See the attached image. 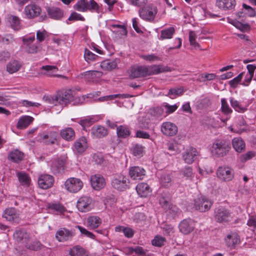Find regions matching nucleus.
I'll return each mask as SVG.
<instances>
[{
    "label": "nucleus",
    "mask_w": 256,
    "mask_h": 256,
    "mask_svg": "<svg viewBox=\"0 0 256 256\" xmlns=\"http://www.w3.org/2000/svg\"><path fill=\"white\" fill-rule=\"evenodd\" d=\"M75 96V92L72 90L58 92L54 96H47L46 101L50 104L55 106L60 104L61 108L72 102Z\"/></svg>",
    "instance_id": "1"
},
{
    "label": "nucleus",
    "mask_w": 256,
    "mask_h": 256,
    "mask_svg": "<svg viewBox=\"0 0 256 256\" xmlns=\"http://www.w3.org/2000/svg\"><path fill=\"white\" fill-rule=\"evenodd\" d=\"M231 148L230 143L224 140H216L212 147V154L217 158L226 156Z\"/></svg>",
    "instance_id": "2"
},
{
    "label": "nucleus",
    "mask_w": 256,
    "mask_h": 256,
    "mask_svg": "<svg viewBox=\"0 0 256 256\" xmlns=\"http://www.w3.org/2000/svg\"><path fill=\"white\" fill-rule=\"evenodd\" d=\"M218 178L224 182H228L233 180L234 176V169L226 166H219L216 171Z\"/></svg>",
    "instance_id": "3"
},
{
    "label": "nucleus",
    "mask_w": 256,
    "mask_h": 256,
    "mask_svg": "<svg viewBox=\"0 0 256 256\" xmlns=\"http://www.w3.org/2000/svg\"><path fill=\"white\" fill-rule=\"evenodd\" d=\"M214 216L216 221L218 223L228 222L232 219L230 210L222 206H219L214 209Z\"/></svg>",
    "instance_id": "4"
},
{
    "label": "nucleus",
    "mask_w": 256,
    "mask_h": 256,
    "mask_svg": "<svg viewBox=\"0 0 256 256\" xmlns=\"http://www.w3.org/2000/svg\"><path fill=\"white\" fill-rule=\"evenodd\" d=\"M212 202L204 196L198 198L194 200V208L201 212H204L210 210Z\"/></svg>",
    "instance_id": "5"
},
{
    "label": "nucleus",
    "mask_w": 256,
    "mask_h": 256,
    "mask_svg": "<svg viewBox=\"0 0 256 256\" xmlns=\"http://www.w3.org/2000/svg\"><path fill=\"white\" fill-rule=\"evenodd\" d=\"M157 12L156 7L152 5H148L139 10L140 16L143 20L150 22L154 20Z\"/></svg>",
    "instance_id": "6"
},
{
    "label": "nucleus",
    "mask_w": 256,
    "mask_h": 256,
    "mask_svg": "<svg viewBox=\"0 0 256 256\" xmlns=\"http://www.w3.org/2000/svg\"><path fill=\"white\" fill-rule=\"evenodd\" d=\"M128 178L123 175L114 176L111 182L112 188L120 191H124L128 188Z\"/></svg>",
    "instance_id": "7"
},
{
    "label": "nucleus",
    "mask_w": 256,
    "mask_h": 256,
    "mask_svg": "<svg viewBox=\"0 0 256 256\" xmlns=\"http://www.w3.org/2000/svg\"><path fill=\"white\" fill-rule=\"evenodd\" d=\"M66 189L71 192H77L83 186V182L78 178H68L64 184Z\"/></svg>",
    "instance_id": "8"
},
{
    "label": "nucleus",
    "mask_w": 256,
    "mask_h": 256,
    "mask_svg": "<svg viewBox=\"0 0 256 256\" xmlns=\"http://www.w3.org/2000/svg\"><path fill=\"white\" fill-rule=\"evenodd\" d=\"M41 12L42 9L39 6L31 3L24 8V13L27 18L32 19L38 16Z\"/></svg>",
    "instance_id": "9"
},
{
    "label": "nucleus",
    "mask_w": 256,
    "mask_h": 256,
    "mask_svg": "<svg viewBox=\"0 0 256 256\" xmlns=\"http://www.w3.org/2000/svg\"><path fill=\"white\" fill-rule=\"evenodd\" d=\"M94 206L92 200L90 196H84L80 198L76 206L78 210L82 212H86L92 208Z\"/></svg>",
    "instance_id": "10"
},
{
    "label": "nucleus",
    "mask_w": 256,
    "mask_h": 256,
    "mask_svg": "<svg viewBox=\"0 0 256 256\" xmlns=\"http://www.w3.org/2000/svg\"><path fill=\"white\" fill-rule=\"evenodd\" d=\"M198 152L196 149L193 147L186 148L182 154V158L187 164H192L196 159Z\"/></svg>",
    "instance_id": "11"
},
{
    "label": "nucleus",
    "mask_w": 256,
    "mask_h": 256,
    "mask_svg": "<svg viewBox=\"0 0 256 256\" xmlns=\"http://www.w3.org/2000/svg\"><path fill=\"white\" fill-rule=\"evenodd\" d=\"M161 132L166 136H172L178 132V127L171 122H164L161 126Z\"/></svg>",
    "instance_id": "12"
},
{
    "label": "nucleus",
    "mask_w": 256,
    "mask_h": 256,
    "mask_svg": "<svg viewBox=\"0 0 256 256\" xmlns=\"http://www.w3.org/2000/svg\"><path fill=\"white\" fill-rule=\"evenodd\" d=\"M128 174L133 180H142L145 176L146 170L138 166H132L129 168Z\"/></svg>",
    "instance_id": "13"
},
{
    "label": "nucleus",
    "mask_w": 256,
    "mask_h": 256,
    "mask_svg": "<svg viewBox=\"0 0 256 256\" xmlns=\"http://www.w3.org/2000/svg\"><path fill=\"white\" fill-rule=\"evenodd\" d=\"M18 210L14 208H6L2 214V218L10 222H18L19 218Z\"/></svg>",
    "instance_id": "14"
},
{
    "label": "nucleus",
    "mask_w": 256,
    "mask_h": 256,
    "mask_svg": "<svg viewBox=\"0 0 256 256\" xmlns=\"http://www.w3.org/2000/svg\"><path fill=\"white\" fill-rule=\"evenodd\" d=\"M38 182L40 188L48 189L52 186L54 182V178L50 175L42 174L39 176Z\"/></svg>",
    "instance_id": "15"
},
{
    "label": "nucleus",
    "mask_w": 256,
    "mask_h": 256,
    "mask_svg": "<svg viewBox=\"0 0 256 256\" xmlns=\"http://www.w3.org/2000/svg\"><path fill=\"white\" fill-rule=\"evenodd\" d=\"M74 234L72 230H70L66 228L58 230L56 234V238L60 242H64L72 240Z\"/></svg>",
    "instance_id": "16"
},
{
    "label": "nucleus",
    "mask_w": 256,
    "mask_h": 256,
    "mask_svg": "<svg viewBox=\"0 0 256 256\" xmlns=\"http://www.w3.org/2000/svg\"><path fill=\"white\" fill-rule=\"evenodd\" d=\"M90 182L92 188L96 190L104 188L106 185L104 178L100 174H95L92 176Z\"/></svg>",
    "instance_id": "17"
},
{
    "label": "nucleus",
    "mask_w": 256,
    "mask_h": 256,
    "mask_svg": "<svg viewBox=\"0 0 256 256\" xmlns=\"http://www.w3.org/2000/svg\"><path fill=\"white\" fill-rule=\"evenodd\" d=\"M146 66H134L131 68L130 76L138 78L147 76Z\"/></svg>",
    "instance_id": "18"
},
{
    "label": "nucleus",
    "mask_w": 256,
    "mask_h": 256,
    "mask_svg": "<svg viewBox=\"0 0 256 256\" xmlns=\"http://www.w3.org/2000/svg\"><path fill=\"white\" fill-rule=\"evenodd\" d=\"M240 242V238L235 232H230L224 238L226 246L230 248H234Z\"/></svg>",
    "instance_id": "19"
},
{
    "label": "nucleus",
    "mask_w": 256,
    "mask_h": 256,
    "mask_svg": "<svg viewBox=\"0 0 256 256\" xmlns=\"http://www.w3.org/2000/svg\"><path fill=\"white\" fill-rule=\"evenodd\" d=\"M58 134L55 132H48L40 134V140L46 144H53L56 140Z\"/></svg>",
    "instance_id": "20"
},
{
    "label": "nucleus",
    "mask_w": 256,
    "mask_h": 256,
    "mask_svg": "<svg viewBox=\"0 0 256 256\" xmlns=\"http://www.w3.org/2000/svg\"><path fill=\"white\" fill-rule=\"evenodd\" d=\"M180 232L184 234L191 232L194 230L193 222L190 220H184L179 224Z\"/></svg>",
    "instance_id": "21"
},
{
    "label": "nucleus",
    "mask_w": 256,
    "mask_h": 256,
    "mask_svg": "<svg viewBox=\"0 0 256 256\" xmlns=\"http://www.w3.org/2000/svg\"><path fill=\"white\" fill-rule=\"evenodd\" d=\"M14 238L18 242H23L24 244L30 239V234L24 230H18L14 234Z\"/></svg>",
    "instance_id": "22"
},
{
    "label": "nucleus",
    "mask_w": 256,
    "mask_h": 256,
    "mask_svg": "<svg viewBox=\"0 0 256 256\" xmlns=\"http://www.w3.org/2000/svg\"><path fill=\"white\" fill-rule=\"evenodd\" d=\"M64 162L60 159H56L54 160L51 165V170L54 174H58L63 172L64 170Z\"/></svg>",
    "instance_id": "23"
},
{
    "label": "nucleus",
    "mask_w": 256,
    "mask_h": 256,
    "mask_svg": "<svg viewBox=\"0 0 256 256\" xmlns=\"http://www.w3.org/2000/svg\"><path fill=\"white\" fill-rule=\"evenodd\" d=\"M87 147V140L85 137H81L74 143V150L80 154L84 152Z\"/></svg>",
    "instance_id": "24"
},
{
    "label": "nucleus",
    "mask_w": 256,
    "mask_h": 256,
    "mask_svg": "<svg viewBox=\"0 0 256 256\" xmlns=\"http://www.w3.org/2000/svg\"><path fill=\"white\" fill-rule=\"evenodd\" d=\"M235 0H216V5L224 10H232L235 6Z\"/></svg>",
    "instance_id": "25"
},
{
    "label": "nucleus",
    "mask_w": 256,
    "mask_h": 256,
    "mask_svg": "<svg viewBox=\"0 0 256 256\" xmlns=\"http://www.w3.org/2000/svg\"><path fill=\"white\" fill-rule=\"evenodd\" d=\"M178 175L180 178L186 180H192L194 176L192 168L190 166L181 168L178 172Z\"/></svg>",
    "instance_id": "26"
},
{
    "label": "nucleus",
    "mask_w": 256,
    "mask_h": 256,
    "mask_svg": "<svg viewBox=\"0 0 256 256\" xmlns=\"http://www.w3.org/2000/svg\"><path fill=\"white\" fill-rule=\"evenodd\" d=\"M146 74L147 76L150 75L157 74L164 72L169 71V68H162L160 66L152 65L150 66H146Z\"/></svg>",
    "instance_id": "27"
},
{
    "label": "nucleus",
    "mask_w": 256,
    "mask_h": 256,
    "mask_svg": "<svg viewBox=\"0 0 256 256\" xmlns=\"http://www.w3.org/2000/svg\"><path fill=\"white\" fill-rule=\"evenodd\" d=\"M136 190L138 194L142 197H146L151 192L150 186L144 182L138 184L136 186Z\"/></svg>",
    "instance_id": "28"
},
{
    "label": "nucleus",
    "mask_w": 256,
    "mask_h": 256,
    "mask_svg": "<svg viewBox=\"0 0 256 256\" xmlns=\"http://www.w3.org/2000/svg\"><path fill=\"white\" fill-rule=\"evenodd\" d=\"M92 134L96 138H101L107 136L108 130L104 126H96L92 128Z\"/></svg>",
    "instance_id": "29"
},
{
    "label": "nucleus",
    "mask_w": 256,
    "mask_h": 256,
    "mask_svg": "<svg viewBox=\"0 0 256 256\" xmlns=\"http://www.w3.org/2000/svg\"><path fill=\"white\" fill-rule=\"evenodd\" d=\"M232 144L234 148L238 152H242L245 150V142L240 137L233 138L232 140Z\"/></svg>",
    "instance_id": "30"
},
{
    "label": "nucleus",
    "mask_w": 256,
    "mask_h": 256,
    "mask_svg": "<svg viewBox=\"0 0 256 256\" xmlns=\"http://www.w3.org/2000/svg\"><path fill=\"white\" fill-rule=\"evenodd\" d=\"M132 95L129 94H114L100 97L97 100L100 102H102L104 101L111 100L116 98L124 99L132 98Z\"/></svg>",
    "instance_id": "31"
},
{
    "label": "nucleus",
    "mask_w": 256,
    "mask_h": 256,
    "mask_svg": "<svg viewBox=\"0 0 256 256\" xmlns=\"http://www.w3.org/2000/svg\"><path fill=\"white\" fill-rule=\"evenodd\" d=\"M22 64L16 60H12L8 63L6 70L10 74H13L18 72L21 68Z\"/></svg>",
    "instance_id": "32"
},
{
    "label": "nucleus",
    "mask_w": 256,
    "mask_h": 256,
    "mask_svg": "<svg viewBox=\"0 0 256 256\" xmlns=\"http://www.w3.org/2000/svg\"><path fill=\"white\" fill-rule=\"evenodd\" d=\"M34 118L30 116H22L17 124V128L18 129H23L28 126L33 121Z\"/></svg>",
    "instance_id": "33"
},
{
    "label": "nucleus",
    "mask_w": 256,
    "mask_h": 256,
    "mask_svg": "<svg viewBox=\"0 0 256 256\" xmlns=\"http://www.w3.org/2000/svg\"><path fill=\"white\" fill-rule=\"evenodd\" d=\"M159 182L162 186L168 188L172 184V178L170 174H162L160 176Z\"/></svg>",
    "instance_id": "34"
},
{
    "label": "nucleus",
    "mask_w": 256,
    "mask_h": 256,
    "mask_svg": "<svg viewBox=\"0 0 256 256\" xmlns=\"http://www.w3.org/2000/svg\"><path fill=\"white\" fill-rule=\"evenodd\" d=\"M8 20L11 28L14 30H18L21 28L20 20L18 16L10 15L8 17Z\"/></svg>",
    "instance_id": "35"
},
{
    "label": "nucleus",
    "mask_w": 256,
    "mask_h": 256,
    "mask_svg": "<svg viewBox=\"0 0 256 256\" xmlns=\"http://www.w3.org/2000/svg\"><path fill=\"white\" fill-rule=\"evenodd\" d=\"M159 203L164 210L170 208V203L169 194L167 192H163L160 197Z\"/></svg>",
    "instance_id": "36"
},
{
    "label": "nucleus",
    "mask_w": 256,
    "mask_h": 256,
    "mask_svg": "<svg viewBox=\"0 0 256 256\" xmlns=\"http://www.w3.org/2000/svg\"><path fill=\"white\" fill-rule=\"evenodd\" d=\"M69 254L71 256H87L88 253L84 248L80 246H76L70 250Z\"/></svg>",
    "instance_id": "37"
},
{
    "label": "nucleus",
    "mask_w": 256,
    "mask_h": 256,
    "mask_svg": "<svg viewBox=\"0 0 256 256\" xmlns=\"http://www.w3.org/2000/svg\"><path fill=\"white\" fill-rule=\"evenodd\" d=\"M48 12L50 18L54 20H60L63 16V12L58 8H48Z\"/></svg>",
    "instance_id": "38"
},
{
    "label": "nucleus",
    "mask_w": 256,
    "mask_h": 256,
    "mask_svg": "<svg viewBox=\"0 0 256 256\" xmlns=\"http://www.w3.org/2000/svg\"><path fill=\"white\" fill-rule=\"evenodd\" d=\"M60 135L64 139L72 140L74 138L75 132L72 128H68L61 130Z\"/></svg>",
    "instance_id": "39"
},
{
    "label": "nucleus",
    "mask_w": 256,
    "mask_h": 256,
    "mask_svg": "<svg viewBox=\"0 0 256 256\" xmlns=\"http://www.w3.org/2000/svg\"><path fill=\"white\" fill-rule=\"evenodd\" d=\"M101 219L97 216H92L88 218V226L92 229L97 228L101 224Z\"/></svg>",
    "instance_id": "40"
},
{
    "label": "nucleus",
    "mask_w": 256,
    "mask_h": 256,
    "mask_svg": "<svg viewBox=\"0 0 256 256\" xmlns=\"http://www.w3.org/2000/svg\"><path fill=\"white\" fill-rule=\"evenodd\" d=\"M164 112L163 108L158 106L150 108L148 112V114L150 116L154 119H157L162 116Z\"/></svg>",
    "instance_id": "41"
},
{
    "label": "nucleus",
    "mask_w": 256,
    "mask_h": 256,
    "mask_svg": "<svg viewBox=\"0 0 256 256\" xmlns=\"http://www.w3.org/2000/svg\"><path fill=\"white\" fill-rule=\"evenodd\" d=\"M116 132L118 138H126L128 136L130 132L128 128L126 126H120L116 128Z\"/></svg>",
    "instance_id": "42"
},
{
    "label": "nucleus",
    "mask_w": 256,
    "mask_h": 256,
    "mask_svg": "<svg viewBox=\"0 0 256 256\" xmlns=\"http://www.w3.org/2000/svg\"><path fill=\"white\" fill-rule=\"evenodd\" d=\"M42 69L46 71V72H44V74L50 76H60L59 75H56L54 74L58 70V68L56 66H42Z\"/></svg>",
    "instance_id": "43"
},
{
    "label": "nucleus",
    "mask_w": 256,
    "mask_h": 256,
    "mask_svg": "<svg viewBox=\"0 0 256 256\" xmlns=\"http://www.w3.org/2000/svg\"><path fill=\"white\" fill-rule=\"evenodd\" d=\"M175 30L173 27L163 30L160 32V38L162 40L171 38Z\"/></svg>",
    "instance_id": "44"
},
{
    "label": "nucleus",
    "mask_w": 256,
    "mask_h": 256,
    "mask_svg": "<svg viewBox=\"0 0 256 256\" xmlns=\"http://www.w3.org/2000/svg\"><path fill=\"white\" fill-rule=\"evenodd\" d=\"M211 104L210 100L208 98H204L196 101V106L198 109L202 110Z\"/></svg>",
    "instance_id": "45"
},
{
    "label": "nucleus",
    "mask_w": 256,
    "mask_h": 256,
    "mask_svg": "<svg viewBox=\"0 0 256 256\" xmlns=\"http://www.w3.org/2000/svg\"><path fill=\"white\" fill-rule=\"evenodd\" d=\"M23 156L22 152L18 150H15L9 154L8 158L14 162H18L22 159Z\"/></svg>",
    "instance_id": "46"
},
{
    "label": "nucleus",
    "mask_w": 256,
    "mask_h": 256,
    "mask_svg": "<svg viewBox=\"0 0 256 256\" xmlns=\"http://www.w3.org/2000/svg\"><path fill=\"white\" fill-rule=\"evenodd\" d=\"M89 10L91 12H100V6L98 3L94 0L86 1V11Z\"/></svg>",
    "instance_id": "47"
},
{
    "label": "nucleus",
    "mask_w": 256,
    "mask_h": 256,
    "mask_svg": "<svg viewBox=\"0 0 256 256\" xmlns=\"http://www.w3.org/2000/svg\"><path fill=\"white\" fill-rule=\"evenodd\" d=\"M183 87L175 88L169 90L168 95L171 98H174L182 95L184 92Z\"/></svg>",
    "instance_id": "48"
},
{
    "label": "nucleus",
    "mask_w": 256,
    "mask_h": 256,
    "mask_svg": "<svg viewBox=\"0 0 256 256\" xmlns=\"http://www.w3.org/2000/svg\"><path fill=\"white\" fill-rule=\"evenodd\" d=\"M24 246L27 249L32 250H38L41 249L42 245L40 242L35 240L30 244L28 243V241L26 242L25 243Z\"/></svg>",
    "instance_id": "49"
},
{
    "label": "nucleus",
    "mask_w": 256,
    "mask_h": 256,
    "mask_svg": "<svg viewBox=\"0 0 256 256\" xmlns=\"http://www.w3.org/2000/svg\"><path fill=\"white\" fill-rule=\"evenodd\" d=\"M230 103L234 110L238 112H244L246 110L240 104L239 102L234 100L233 98H230Z\"/></svg>",
    "instance_id": "50"
},
{
    "label": "nucleus",
    "mask_w": 256,
    "mask_h": 256,
    "mask_svg": "<svg viewBox=\"0 0 256 256\" xmlns=\"http://www.w3.org/2000/svg\"><path fill=\"white\" fill-rule=\"evenodd\" d=\"M144 148L142 145L136 144H134L132 148V154L136 156H142L144 153Z\"/></svg>",
    "instance_id": "51"
},
{
    "label": "nucleus",
    "mask_w": 256,
    "mask_h": 256,
    "mask_svg": "<svg viewBox=\"0 0 256 256\" xmlns=\"http://www.w3.org/2000/svg\"><path fill=\"white\" fill-rule=\"evenodd\" d=\"M98 58H99L98 56L96 55L95 54L91 52L87 48L85 49L84 53V58L87 62H91L96 60H97Z\"/></svg>",
    "instance_id": "52"
},
{
    "label": "nucleus",
    "mask_w": 256,
    "mask_h": 256,
    "mask_svg": "<svg viewBox=\"0 0 256 256\" xmlns=\"http://www.w3.org/2000/svg\"><path fill=\"white\" fill-rule=\"evenodd\" d=\"M230 23L237 28L243 32L248 31L250 28V26L248 24H244L236 20H232Z\"/></svg>",
    "instance_id": "53"
},
{
    "label": "nucleus",
    "mask_w": 256,
    "mask_h": 256,
    "mask_svg": "<svg viewBox=\"0 0 256 256\" xmlns=\"http://www.w3.org/2000/svg\"><path fill=\"white\" fill-rule=\"evenodd\" d=\"M87 0H79L74 6V8L78 11L86 12Z\"/></svg>",
    "instance_id": "54"
},
{
    "label": "nucleus",
    "mask_w": 256,
    "mask_h": 256,
    "mask_svg": "<svg viewBox=\"0 0 256 256\" xmlns=\"http://www.w3.org/2000/svg\"><path fill=\"white\" fill-rule=\"evenodd\" d=\"M48 207L60 214H62L66 210L65 208L60 204H50Z\"/></svg>",
    "instance_id": "55"
},
{
    "label": "nucleus",
    "mask_w": 256,
    "mask_h": 256,
    "mask_svg": "<svg viewBox=\"0 0 256 256\" xmlns=\"http://www.w3.org/2000/svg\"><path fill=\"white\" fill-rule=\"evenodd\" d=\"M166 240L165 238L160 236H156L154 239L152 240V245L160 247L163 246L166 242Z\"/></svg>",
    "instance_id": "56"
},
{
    "label": "nucleus",
    "mask_w": 256,
    "mask_h": 256,
    "mask_svg": "<svg viewBox=\"0 0 256 256\" xmlns=\"http://www.w3.org/2000/svg\"><path fill=\"white\" fill-rule=\"evenodd\" d=\"M18 176L20 183L22 185H28L30 183V178L25 173L19 172L18 174Z\"/></svg>",
    "instance_id": "57"
},
{
    "label": "nucleus",
    "mask_w": 256,
    "mask_h": 256,
    "mask_svg": "<svg viewBox=\"0 0 256 256\" xmlns=\"http://www.w3.org/2000/svg\"><path fill=\"white\" fill-rule=\"evenodd\" d=\"M222 111L225 114H230L232 112V110L230 108L225 98H222L221 100Z\"/></svg>",
    "instance_id": "58"
},
{
    "label": "nucleus",
    "mask_w": 256,
    "mask_h": 256,
    "mask_svg": "<svg viewBox=\"0 0 256 256\" xmlns=\"http://www.w3.org/2000/svg\"><path fill=\"white\" fill-rule=\"evenodd\" d=\"M242 7L244 10V14H248L250 17H254L256 16V12L252 7L243 4Z\"/></svg>",
    "instance_id": "59"
},
{
    "label": "nucleus",
    "mask_w": 256,
    "mask_h": 256,
    "mask_svg": "<svg viewBox=\"0 0 256 256\" xmlns=\"http://www.w3.org/2000/svg\"><path fill=\"white\" fill-rule=\"evenodd\" d=\"M101 66L107 70H112L116 66V63L115 62L104 61L102 62Z\"/></svg>",
    "instance_id": "60"
},
{
    "label": "nucleus",
    "mask_w": 256,
    "mask_h": 256,
    "mask_svg": "<svg viewBox=\"0 0 256 256\" xmlns=\"http://www.w3.org/2000/svg\"><path fill=\"white\" fill-rule=\"evenodd\" d=\"M243 74V72H241L236 77L229 81V84L232 88H236L237 86L242 78Z\"/></svg>",
    "instance_id": "61"
},
{
    "label": "nucleus",
    "mask_w": 256,
    "mask_h": 256,
    "mask_svg": "<svg viewBox=\"0 0 256 256\" xmlns=\"http://www.w3.org/2000/svg\"><path fill=\"white\" fill-rule=\"evenodd\" d=\"M196 35L194 31L190 30L189 32V40L191 46L194 47L199 46V44L196 41Z\"/></svg>",
    "instance_id": "62"
},
{
    "label": "nucleus",
    "mask_w": 256,
    "mask_h": 256,
    "mask_svg": "<svg viewBox=\"0 0 256 256\" xmlns=\"http://www.w3.org/2000/svg\"><path fill=\"white\" fill-rule=\"evenodd\" d=\"M85 20L84 18L80 14H78L75 12H72L69 18H68V20L70 21H75V20H82L84 21Z\"/></svg>",
    "instance_id": "63"
},
{
    "label": "nucleus",
    "mask_w": 256,
    "mask_h": 256,
    "mask_svg": "<svg viewBox=\"0 0 256 256\" xmlns=\"http://www.w3.org/2000/svg\"><path fill=\"white\" fill-rule=\"evenodd\" d=\"M255 156V153L252 151H249L240 156V160L242 162H246Z\"/></svg>",
    "instance_id": "64"
}]
</instances>
